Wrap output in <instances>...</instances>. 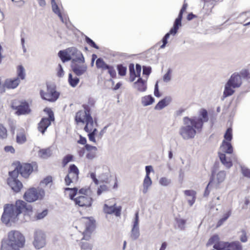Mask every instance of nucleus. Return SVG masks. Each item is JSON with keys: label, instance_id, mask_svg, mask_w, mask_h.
Returning a JSON list of instances; mask_svg holds the SVG:
<instances>
[{"label": "nucleus", "instance_id": "obj_1", "mask_svg": "<svg viewBox=\"0 0 250 250\" xmlns=\"http://www.w3.org/2000/svg\"><path fill=\"white\" fill-rule=\"evenodd\" d=\"M12 166L14 167V169L9 172L7 183L14 191L17 193L23 187L22 183L18 179L19 175L20 174L24 178H28L33 172L38 170V165L35 162L28 163L16 161L12 163Z\"/></svg>", "mask_w": 250, "mask_h": 250}, {"label": "nucleus", "instance_id": "obj_2", "mask_svg": "<svg viewBox=\"0 0 250 250\" xmlns=\"http://www.w3.org/2000/svg\"><path fill=\"white\" fill-rule=\"evenodd\" d=\"M199 116L202 118H197L196 117L191 118L188 117L184 118V124L187 125L181 128L180 134L184 139L193 138L197 132H201L204 123L207 122L208 120L207 110L201 109L199 112Z\"/></svg>", "mask_w": 250, "mask_h": 250}, {"label": "nucleus", "instance_id": "obj_3", "mask_svg": "<svg viewBox=\"0 0 250 250\" xmlns=\"http://www.w3.org/2000/svg\"><path fill=\"white\" fill-rule=\"evenodd\" d=\"M32 207L28 205L22 200L16 201L15 204H6L1 220L3 223L8 224L10 221L15 222L18 216L22 212L29 213L32 211Z\"/></svg>", "mask_w": 250, "mask_h": 250}, {"label": "nucleus", "instance_id": "obj_4", "mask_svg": "<svg viewBox=\"0 0 250 250\" xmlns=\"http://www.w3.org/2000/svg\"><path fill=\"white\" fill-rule=\"evenodd\" d=\"M76 228L82 232L83 237L82 239L81 247L83 250H91L92 244L83 240L89 241L91 234L95 228V221L88 217H83L78 220L76 223Z\"/></svg>", "mask_w": 250, "mask_h": 250}, {"label": "nucleus", "instance_id": "obj_5", "mask_svg": "<svg viewBox=\"0 0 250 250\" xmlns=\"http://www.w3.org/2000/svg\"><path fill=\"white\" fill-rule=\"evenodd\" d=\"M24 243V237L20 232L11 230L8 233L7 238L1 241L0 250H20Z\"/></svg>", "mask_w": 250, "mask_h": 250}, {"label": "nucleus", "instance_id": "obj_6", "mask_svg": "<svg viewBox=\"0 0 250 250\" xmlns=\"http://www.w3.org/2000/svg\"><path fill=\"white\" fill-rule=\"evenodd\" d=\"M242 75L238 73H233L226 83L225 89L223 92L224 98L230 96L233 94L235 90L233 89L239 87L242 83L241 79Z\"/></svg>", "mask_w": 250, "mask_h": 250}, {"label": "nucleus", "instance_id": "obj_7", "mask_svg": "<svg viewBox=\"0 0 250 250\" xmlns=\"http://www.w3.org/2000/svg\"><path fill=\"white\" fill-rule=\"evenodd\" d=\"M90 189L88 188H82L79 190L78 195L74 199L76 205L79 207L87 208L90 207L93 200L88 194Z\"/></svg>", "mask_w": 250, "mask_h": 250}, {"label": "nucleus", "instance_id": "obj_8", "mask_svg": "<svg viewBox=\"0 0 250 250\" xmlns=\"http://www.w3.org/2000/svg\"><path fill=\"white\" fill-rule=\"evenodd\" d=\"M45 196V191L42 188H30L24 193V199L28 202H34L37 200H41Z\"/></svg>", "mask_w": 250, "mask_h": 250}, {"label": "nucleus", "instance_id": "obj_9", "mask_svg": "<svg viewBox=\"0 0 250 250\" xmlns=\"http://www.w3.org/2000/svg\"><path fill=\"white\" fill-rule=\"evenodd\" d=\"M43 111L48 115V117L42 118L38 125V129L42 134L46 131L47 128L50 126L52 122L55 121L54 115L52 109L46 107Z\"/></svg>", "mask_w": 250, "mask_h": 250}, {"label": "nucleus", "instance_id": "obj_10", "mask_svg": "<svg viewBox=\"0 0 250 250\" xmlns=\"http://www.w3.org/2000/svg\"><path fill=\"white\" fill-rule=\"evenodd\" d=\"M84 110L78 111L75 115V122L77 125L81 124L84 125L88 120L89 117H92L90 114V108L88 105L83 104L82 105Z\"/></svg>", "mask_w": 250, "mask_h": 250}, {"label": "nucleus", "instance_id": "obj_11", "mask_svg": "<svg viewBox=\"0 0 250 250\" xmlns=\"http://www.w3.org/2000/svg\"><path fill=\"white\" fill-rule=\"evenodd\" d=\"M79 170L75 165H70L68 169V173L64 179L66 185L69 186L71 183L77 182L79 179Z\"/></svg>", "mask_w": 250, "mask_h": 250}, {"label": "nucleus", "instance_id": "obj_12", "mask_svg": "<svg viewBox=\"0 0 250 250\" xmlns=\"http://www.w3.org/2000/svg\"><path fill=\"white\" fill-rule=\"evenodd\" d=\"M40 95L42 99L49 102H55L59 96V93L56 91V88L51 85H47L46 92L40 90Z\"/></svg>", "mask_w": 250, "mask_h": 250}, {"label": "nucleus", "instance_id": "obj_13", "mask_svg": "<svg viewBox=\"0 0 250 250\" xmlns=\"http://www.w3.org/2000/svg\"><path fill=\"white\" fill-rule=\"evenodd\" d=\"M217 250H243V247L240 242L235 241L231 242H221L219 245H216Z\"/></svg>", "mask_w": 250, "mask_h": 250}, {"label": "nucleus", "instance_id": "obj_14", "mask_svg": "<svg viewBox=\"0 0 250 250\" xmlns=\"http://www.w3.org/2000/svg\"><path fill=\"white\" fill-rule=\"evenodd\" d=\"M96 65L98 69L102 71L108 70V73L112 78L116 77V72L113 66L107 64L102 58H98L96 61Z\"/></svg>", "mask_w": 250, "mask_h": 250}, {"label": "nucleus", "instance_id": "obj_15", "mask_svg": "<svg viewBox=\"0 0 250 250\" xmlns=\"http://www.w3.org/2000/svg\"><path fill=\"white\" fill-rule=\"evenodd\" d=\"M226 176V173L225 171H220L215 174V171L212 170L209 182L214 184L215 187L217 188L219 187L220 184L225 180Z\"/></svg>", "mask_w": 250, "mask_h": 250}, {"label": "nucleus", "instance_id": "obj_16", "mask_svg": "<svg viewBox=\"0 0 250 250\" xmlns=\"http://www.w3.org/2000/svg\"><path fill=\"white\" fill-rule=\"evenodd\" d=\"M103 210L105 213L108 214H114L116 216L119 217L121 215L122 207H116L115 203L111 205L104 204L103 207Z\"/></svg>", "mask_w": 250, "mask_h": 250}, {"label": "nucleus", "instance_id": "obj_17", "mask_svg": "<svg viewBox=\"0 0 250 250\" xmlns=\"http://www.w3.org/2000/svg\"><path fill=\"white\" fill-rule=\"evenodd\" d=\"M71 68L74 73L77 76H81L84 74L86 70L87 66L84 63V61H78L72 62Z\"/></svg>", "mask_w": 250, "mask_h": 250}, {"label": "nucleus", "instance_id": "obj_18", "mask_svg": "<svg viewBox=\"0 0 250 250\" xmlns=\"http://www.w3.org/2000/svg\"><path fill=\"white\" fill-rule=\"evenodd\" d=\"M13 109L16 110V114L18 115L28 114L30 113L31 109L29 108L28 103L26 101H21L18 105H12Z\"/></svg>", "mask_w": 250, "mask_h": 250}, {"label": "nucleus", "instance_id": "obj_19", "mask_svg": "<svg viewBox=\"0 0 250 250\" xmlns=\"http://www.w3.org/2000/svg\"><path fill=\"white\" fill-rule=\"evenodd\" d=\"M33 244L37 249H40L43 248L45 245V234L42 232H36L35 234Z\"/></svg>", "mask_w": 250, "mask_h": 250}, {"label": "nucleus", "instance_id": "obj_20", "mask_svg": "<svg viewBox=\"0 0 250 250\" xmlns=\"http://www.w3.org/2000/svg\"><path fill=\"white\" fill-rule=\"evenodd\" d=\"M71 60L72 59V62H78V61L84 62V57L81 51L78 50L75 47H70L68 48Z\"/></svg>", "mask_w": 250, "mask_h": 250}, {"label": "nucleus", "instance_id": "obj_21", "mask_svg": "<svg viewBox=\"0 0 250 250\" xmlns=\"http://www.w3.org/2000/svg\"><path fill=\"white\" fill-rule=\"evenodd\" d=\"M129 79L130 82H133L136 77H140L141 72V66L139 64L136 65V70L134 69L133 63H130L129 65Z\"/></svg>", "mask_w": 250, "mask_h": 250}, {"label": "nucleus", "instance_id": "obj_22", "mask_svg": "<svg viewBox=\"0 0 250 250\" xmlns=\"http://www.w3.org/2000/svg\"><path fill=\"white\" fill-rule=\"evenodd\" d=\"M187 6V3H184L183 5L179 15L174 21L173 29L171 30V32H175L176 30H178L179 27L181 26V21L183 18V14L184 12L186 11Z\"/></svg>", "mask_w": 250, "mask_h": 250}, {"label": "nucleus", "instance_id": "obj_23", "mask_svg": "<svg viewBox=\"0 0 250 250\" xmlns=\"http://www.w3.org/2000/svg\"><path fill=\"white\" fill-rule=\"evenodd\" d=\"M21 81L18 78H8L4 81V90L5 88L13 89L16 88L20 84Z\"/></svg>", "mask_w": 250, "mask_h": 250}, {"label": "nucleus", "instance_id": "obj_24", "mask_svg": "<svg viewBox=\"0 0 250 250\" xmlns=\"http://www.w3.org/2000/svg\"><path fill=\"white\" fill-rule=\"evenodd\" d=\"M218 155L221 163L227 167L230 168L232 166V159L234 160L236 159L235 155H233L232 156V159L230 157L227 158L226 154L223 153L219 152Z\"/></svg>", "mask_w": 250, "mask_h": 250}, {"label": "nucleus", "instance_id": "obj_25", "mask_svg": "<svg viewBox=\"0 0 250 250\" xmlns=\"http://www.w3.org/2000/svg\"><path fill=\"white\" fill-rule=\"evenodd\" d=\"M84 124V130L86 132L94 131V129H96L97 126V121L95 120H94L92 117H89Z\"/></svg>", "mask_w": 250, "mask_h": 250}, {"label": "nucleus", "instance_id": "obj_26", "mask_svg": "<svg viewBox=\"0 0 250 250\" xmlns=\"http://www.w3.org/2000/svg\"><path fill=\"white\" fill-rule=\"evenodd\" d=\"M85 148L87 151L86 158L89 160L93 159L96 156L97 148L95 146H92L90 145H85Z\"/></svg>", "mask_w": 250, "mask_h": 250}, {"label": "nucleus", "instance_id": "obj_27", "mask_svg": "<svg viewBox=\"0 0 250 250\" xmlns=\"http://www.w3.org/2000/svg\"><path fill=\"white\" fill-rule=\"evenodd\" d=\"M171 98L170 96H167L160 101L155 105V109L156 110L162 109L165 107L167 106L171 102Z\"/></svg>", "mask_w": 250, "mask_h": 250}, {"label": "nucleus", "instance_id": "obj_28", "mask_svg": "<svg viewBox=\"0 0 250 250\" xmlns=\"http://www.w3.org/2000/svg\"><path fill=\"white\" fill-rule=\"evenodd\" d=\"M220 148L224 152L228 154H232L233 151V147L230 142L226 141V140L223 141Z\"/></svg>", "mask_w": 250, "mask_h": 250}, {"label": "nucleus", "instance_id": "obj_29", "mask_svg": "<svg viewBox=\"0 0 250 250\" xmlns=\"http://www.w3.org/2000/svg\"><path fill=\"white\" fill-rule=\"evenodd\" d=\"M137 90L140 92H145L147 89L146 82L142 78H139L137 82L134 83Z\"/></svg>", "mask_w": 250, "mask_h": 250}, {"label": "nucleus", "instance_id": "obj_30", "mask_svg": "<svg viewBox=\"0 0 250 250\" xmlns=\"http://www.w3.org/2000/svg\"><path fill=\"white\" fill-rule=\"evenodd\" d=\"M26 141L25 132L23 129L19 130L16 136V142L18 144H22Z\"/></svg>", "mask_w": 250, "mask_h": 250}, {"label": "nucleus", "instance_id": "obj_31", "mask_svg": "<svg viewBox=\"0 0 250 250\" xmlns=\"http://www.w3.org/2000/svg\"><path fill=\"white\" fill-rule=\"evenodd\" d=\"M219 240L220 238L218 235H213L209 239L208 242L207 243L206 245L207 247H208L214 244L213 248L215 249V247L216 245H219L220 243L224 242V241H221Z\"/></svg>", "mask_w": 250, "mask_h": 250}, {"label": "nucleus", "instance_id": "obj_32", "mask_svg": "<svg viewBox=\"0 0 250 250\" xmlns=\"http://www.w3.org/2000/svg\"><path fill=\"white\" fill-rule=\"evenodd\" d=\"M154 98L150 95H146L141 98V103L144 106L152 104L154 102Z\"/></svg>", "mask_w": 250, "mask_h": 250}, {"label": "nucleus", "instance_id": "obj_33", "mask_svg": "<svg viewBox=\"0 0 250 250\" xmlns=\"http://www.w3.org/2000/svg\"><path fill=\"white\" fill-rule=\"evenodd\" d=\"M17 75L16 78H18L19 80H23L25 79L26 73L24 67L21 65H19L17 67Z\"/></svg>", "mask_w": 250, "mask_h": 250}, {"label": "nucleus", "instance_id": "obj_34", "mask_svg": "<svg viewBox=\"0 0 250 250\" xmlns=\"http://www.w3.org/2000/svg\"><path fill=\"white\" fill-rule=\"evenodd\" d=\"M58 55L63 62L71 60V57H70L68 48L65 50L60 51L58 53Z\"/></svg>", "mask_w": 250, "mask_h": 250}, {"label": "nucleus", "instance_id": "obj_35", "mask_svg": "<svg viewBox=\"0 0 250 250\" xmlns=\"http://www.w3.org/2000/svg\"><path fill=\"white\" fill-rule=\"evenodd\" d=\"M74 160V157L72 154H67L62 160V165L63 167H65L68 163L73 162Z\"/></svg>", "mask_w": 250, "mask_h": 250}, {"label": "nucleus", "instance_id": "obj_36", "mask_svg": "<svg viewBox=\"0 0 250 250\" xmlns=\"http://www.w3.org/2000/svg\"><path fill=\"white\" fill-rule=\"evenodd\" d=\"M65 191H68L69 196L70 199L73 200L74 201V199L75 198V196L77 195H78L79 190L77 188H65Z\"/></svg>", "mask_w": 250, "mask_h": 250}, {"label": "nucleus", "instance_id": "obj_37", "mask_svg": "<svg viewBox=\"0 0 250 250\" xmlns=\"http://www.w3.org/2000/svg\"><path fill=\"white\" fill-rule=\"evenodd\" d=\"M39 154L42 158H47L52 155V152L50 148H47L40 150Z\"/></svg>", "mask_w": 250, "mask_h": 250}, {"label": "nucleus", "instance_id": "obj_38", "mask_svg": "<svg viewBox=\"0 0 250 250\" xmlns=\"http://www.w3.org/2000/svg\"><path fill=\"white\" fill-rule=\"evenodd\" d=\"M68 83L72 87H75L79 83L80 80L77 77H73L71 73L69 74Z\"/></svg>", "mask_w": 250, "mask_h": 250}, {"label": "nucleus", "instance_id": "obj_39", "mask_svg": "<svg viewBox=\"0 0 250 250\" xmlns=\"http://www.w3.org/2000/svg\"><path fill=\"white\" fill-rule=\"evenodd\" d=\"M152 184V181L150 176H146L143 182L144 192L146 193L148 188Z\"/></svg>", "mask_w": 250, "mask_h": 250}, {"label": "nucleus", "instance_id": "obj_40", "mask_svg": "<svg viewBox=\"0 0 250 250\" xmlns=\"http://www.w3.org/2000/svg\"><path fill=\"white\" fill-rule=\"evenodd\" d=\"M231 214V211L229 210L226 213H225L222 218L219 220L218 221L216 227H219L222 225L229 218Z\"/></svg>", "mask_w": 250, "mask_h": 250}, {"label": "nucleus", "instance_id": "obj_41", "mask_svg": "<svg viewBox=\"0 0 250 250\" xmlns=\"http://www.w3.org/2000/svg\"><path fill=\"white\" fill-rule=\"evenodd\" d=\"M48 212V210L47 209H45L41 212L38 211L35 214L34 219L35 220L42 219L47 215Z\"/></svg>", "mask_w": 250, "mask_h": 250}, {"label": "nucleus", "instance_id": "obj_42", "mask_svg": "<svg viewBox=\"0 0 250 250\" xmlns=\"http://www.w3.org/2000/svg\"><path fill=\"white\" fill-rule=\"evenodd\" d=\"M8 137V132L6 128L2 124H0V139H6Z\"/></svg>", "mask_w": 250, "mask_h": 250}, {"label": "nucleus", "instance_id": "obj_43", "mask_svg": "<svg viewBox=\"0 0 250 250\" xmlns=\"http://www.w3.org/2000/svg\"><path fill=\"white\" fill-rule=\"evenodd\" d=\"M172 29H173V27L171 28L169 32L168 33H167L165 35V36L164 37V38H163L162 41L163 42V44L161 46V48H164L165 47L167 43V39L169 37L170 35L172 34V35H174L177 33L178 30H176L175 32H171V30Z\"/></svg>", "mask_w": 250, "mask_h": 250}, {"label": "nucleus", "instance_id": "obj_44", "mask_svg": "<svg viewBox=\"0 0 250 250\" xmlns=\"http://www.w3.org/2000/svg\"><path fill=\"white\" fill-rule=\"evenodd\" d=\"M51 4L53 11L60 18H62V13L55 0H51Z\"/></svg>", "mask_w": 250, "mask_h": 250}, {"label": "nucleus", "instance_id": "obj_45", "mask_svg": "<svg viewBox=\"0 0 250 250\" xmlns=\"http://www.w3.org/2000/svg\"><path fill=\"white\" fill-rule=\"evenodd\" d=\"M117 69L118 71V74L121 76H125L126 74L127 68L126 66H124L123 64H118Z\"/></svg>", "mask_w": 250, "mask_h": 250}, {"label": "nucleus", "instance_id": "obj_46", "mask_svg": "<svg viewBox=\"0 0 250 250\" xmlns=\"http://www.w3.org/2000/svg\"><path fill=\"white\" fill-rule=\"evenodd\" d=\"M232 139V129L229 127L227 129L224 135V140L226 141L231 142Z\"/></svg>", "mask_w": 250, "mask_h": 250}, {"label": "nucleus", "instance_id": "obj_47", "mask_svg": "<svg viewBox=\"0 0 250 250\" xmlns=\"http://www.w3.org/2000/svg\"><path fill=\"white\" fill-rule=\"evenodd\" d=\"M110 188V186H107L105 185L100 186L97 190L98 195H100L102 192L108 190Z\"/></svg>", "mask_w": 250, "mask_h": 250}, {"label": "nucleus", "instance_id": "obj_48", "mask_svg": "<svg viewBox=\"0 0 250 250\" xmlns=\"http://www.w3.org/2000/svg\"><path fill=\"white\" fill-rule=\"evenodd\" d=\"M140 235L139 228H132L131 230V237L133 239H137Z\"/></svg>", "mask_w": 250, "mask_h": 250}, {"label": "nucleus", "instance_id": "obj_49", "mask_svg": "<svg viewBox=\"0 0 250 250\" xmlns=\"http://www.w3.org/2000/svg\"><path fill=\"white\" fill-rule=\"evenodd\" d=\"M97 129H94V131H91L88 133V136L89 138V140L94 143H96V140L95 138V136L97 134Z\"/></svg>", "mask_w": 250, "mask_h": 250}, {"label": "nucleus", "instance_id": "obj_50", "mask_svg": "<svg viewBox=\"0 0 250 250\" xmlns=\"http://www.w3.org/2000/svg\"><path fill=\"white\" fill-rule=\"evenodd\" d=\"M160 185L163 186H167L170 183V180L166 177H162L159 180Z\"/></svg>", "mask_w": 250, "mask_h": 250}, {"label": "nucleus", "instance_id": "obj_51", "mask_svg": "<svg viewBox=\"0 0 250 250\" xmlns=\"http://www.w3.org/2000/svg\"><path fill=\"white\" fill-rule=\"evenodd\" d=\"M241 232L242 233V234L240 237V240L242 242L245 243L248 241L247 232L245 229H242L241 230Z\"/></svg>", "mask_w": 250, "mask_h": 250}, {"label": "nucleus", "instance_id": "obj_52", "mask_svg": "<svg viewBox=\"0 0 250 250\" xmlns=\"http://www.w3.org/2000/svg\"><path fill=\"white\" fill-rule=\"evenodd\" d=\"M85 42L91 47L96 49H99V47L96 45V44L91 39L87 36L85 37Z\"/></svg>", "mask_w": 250, "mask_h": 250}, {"label": "nucleus", "instance_id": "obj_53", "mask_svg": "<svg viewBox=\"0 0 250 250\" xmlns=\"http://www.w3.org/2000/svg\"><path fill=\"white\" fill-rule=\"evenodd\" d=\"M57 75L58 77H62L64 75V71L61 64H59L57 68Z\"/></svg>", "mask_w": 250, "mask_h": 250}, {"label": "nucleus", "instance_id": "obj_54", "mask_svg": "<svg viewBox=\"0 0 250 250\" xmlns=\"http://www.w3.org/2000/svg\"><path fill=\"white\" fill-rule=\"evenodd\" d=\"M241 172L245 177L250 178V169L245 167H241Z\"/></svg>", "mask_w": 250, "mask_h": 250}, {"label": "nucleus", "instance_id": "obj_55", "mask_svg": "<svg viewBox=\"0 0 250 250\" xmlns=\"http://www.w3.org/2000/svg\"><path fill=\"white\" fill-rule=\"evenodd\" d=\"M184 194L188 196H191L192 198L196 197V192L193 190H186L184 191Z\"/></svg>", "mask_w": 250, "mask_h": 250}, {"label": "nucleus", "instance_id": "obj_56", "mask_svg": "<svg viewBox=\"0 0 250 250\" xmlns=\"http://www.w3.org/2000/svg\"><path fill=\"white\" fill-rule=\"evenodd\" d=\"M242 77L244 78L250 79V73L248 69H243L240 71Z\"/></svg>", "mask_w": 250, "mask_h": 250}, {"label": "nucleus", "instance_id": "obj_57", "mask_svg": "<svg viewBox=\"0 0 250 250\" xmlns=\"http://www.w3.org/2000/svg\"><path fill=\"white\" fill-rule=\"evenodd\" d=\"M4 150L6 153L14 154L15 152V149L12 146H6L4 147Z\"/></svg>", "mask_w": 250, "mask_h": 250}, {"label": "nucleus", "instance_id": "obj_58", "mask_svg": "<svg viewBox=\"0 0 250 250\" xmlns=\"http://www.w3.org/2000/svg\"><path fill=\"white\" fill-rule=\"evenodd\" d=\"M132 228H139V212L137 211L135 213V220L134 221L133 227Z\"/></svg>", "mask_w": 250, "mask_h": 250}, {"label": "nucleus", "instance_id": "obj_59", "mask_svg": "<svg viewBox=\"0 0 250 250\" xmlns=\"http://www.w3.org/2000/svg\"><path fill=\"white\" fill-rule=\"evenodd\" d=\"M52 182V178L51 176H47L45 178L43 179V180L41 181V183L42 184H44L45 185H47L49 183H51Z\"/></svg>", "mask_w": 250, "mask_h": 250}, {"label": "nucleus", "instance_id": "obj_60", "mask_svg": "<svg viewBox=\"0 0 250 250\" xmlns=\"http://www.w3.org/2000/svg\"><path fill=\"white\" fill-rule=\"evenodd\" d=\"M171 70L169 69L166 74H165L163 77L164 81L165 82H168L171 79Z\"/></svg>", "mask_w": 250, "mask_h": 250}, {"label": "nucleus", "instance_id": "obj_61", "mask_svg": "<svg viewBox=\"0 0 250 250\" xmlns=\"http://www.w3.org/2000/svg\"><path fill=\"white\" fill-rule=\"evenodd\" d=\"M212 185V184L211 183H210V182H209L208 184V185L205 189L204 194V196L207 197L209 195V193H210L209 188L211 187Z\"/></svg>", "mask_w": 250, "mask_h": 250}, {"label": "nucleus", "instance_id": "obj_62", "mask_svg": "<svg viewBox=\"0 0 250 250\" xmlns=\"http://www.w3.org/2000/svg\"><path fill=\"white\" fill-rule=\"evenodd\" d=\"M151 71V68L150 67L144 66L143 69V74L146 75H149Z\"/></svg>", "mask_w": 250, "mask_h": 250}, {"label": "nucleus", "instance_id": "obj_63", "mask_svg": "<svg viewBox=\"0 0 250 250\" xmlns=\"http://www.w3.org/2000/svg\"><path fill=\"white\" fill-rule=\"evenodd\" d=\"M80 139L77 141L78 144L81 145H86V139L85 137H83L81 135H80Z\"/></svg>", "mask_w": 250, "mask_h": 250}, {"label": "nucleus", "instance_id": "obj_64", "mask_svg": "<svg viewBox=\"0 0 250 250\" xmlns=\"http://www.w3.org/2000/svg\"><path fill=\"white\" fill-rule=\"evenodd\" d=\"M86 149L85 146L82 148H81L78 151V154L80 157H83L85 153Z\"/></svg>", "mask_w": 250, "mask_h": 250}]
</instances>
